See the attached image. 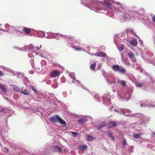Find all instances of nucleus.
Instances as JSON below:
<instances>
[{
  "mask_svg": "<svg viewBox=\"0 0 155 155\" xmlns=\"http://www.w3.org/2000/svg\"><path fill=\"white\" fill-rule=\"evenodd\" d=\"M112 69L115 71L124 73L126 72V69L118 65H114L112 66Z\"/></svg>",
  "mask_w": 155,
  "mask_h": 155,
  "instance_id": "nucleus-1",
  "label": "nucleus"
},
{
  "mask_svg": "<svg viewBox=\"0 0 155 155\" xmlns=\"http://www.w3.org/2000/svg\"><path fill=\"white\" fill-rule=\"evenodd\" d=\"M60 74V72L58 70H53L51 72L50 75L52 77H55L56 76H58Z\"/></svg>",
  "mask_w": 155,
  "mask_h": 155,
  "instance_id": "nucleus-2",
  "label": "nucleus"
},
{
  "mask_svg": "<svg viewBox=\"0 0 155 155\" xmlns=\"http://www.w3.org/2000/svg\"><path fill=\"white\" fill-rule=\"evenodd\" d=\"M117 122H109L107 123V125L109 128L113 127H116L117 126Z\"/></svg>",
  "mask_w": 155,
  "mask_h": 155,
  "instance_id": "nucleus-3",
  "label": "nucleus"
},
{
  "mask_svg": "<svg viewBox=\"0 0 155 155\" xmlns=\"http://www.w3.org/2000/svg\"><path fill=\"white\" fill-rule=\"evenodd\" d=\"M53 147L55 149V152H58L59 151L60 153H61L62 151V148L58 146H53Z\"/></svg>",
  "mask_w": 155,
  "mask_h": 155,
  "instance_id": "nucleus-4",
  "label": "nucleus"
},
{
  "mask_svg": "<svg viewBox=\"0 0 155 155\" xmlns=\"http://www.w3.org/2000/svg\"><path fill=\"white\" fill-rule=\"evenodd\" d=\"M130 43L133 46L135 47L137 45V42L135 39H134L130 41Z\"/></svg>",
  "mask_w": 155,
  "mask_h": 155,
  "instance_id": "nucleus-5",
  "label": "nucleus"
},
{
  "mask_svg": "<svg viewBox=\"0 0 155 155\" xmlns=\"http://www.w3.org/2000/svg\"><path fill=\"white\" fill-rule=\"evenodd\" d=\"M87 121V120L85 118H81L77 122L80 124H82Z\"/></svg>",
  "mask_w": 155,
  "mask_h": 155,
  "instance_id": "nucleus-6",
  "label": "nucleus"
},
{
  "mask_svg": "<svg viewBox=\"0 0 155 155\" xmlns=\"http://www.w3.org/2000/svg\"><path fill=\"white\" fill-rule=\"evenodd\" d=\"M106 124L103 122L101 124H99L97 128V130H100L101 128L103 127H105L106 126Z\"/></svg>",
  "mask_w": 155,
  "mask_h": 155,
  "instance_id": "nucleus-7",
  "label": "nucleus"
},
{
  "mask_svg": "<svg viewBox=\"0 0 155 155\" xmlns=\"http://www.w3.org/2000/svg\"><path fill=\"white\" fill-rule=\"evenodd\" d=\"M87 145H80L78 146V149H81V150H87Z\"/></svg>",
  "mask_w": 155,
  "mask_h": 155,
  "instance_id": "nucleus-8",
  "label": "nucleus"
},
{
  "mask_svg": "<svg viewBox=\"0 0 155 155\" xmlns=\"http://www.w3.org/2000/svg\"><path fill=\"white\" fill-rule=\"evenodd\" d=\"M97 56L100 57H105L106 56L105 53L104 52H100L98 53H97Z\"/></svg>",
  "mask_w": 155,
  "mask_h": 155,
  "instance_id": "nucleus-9",
  "label": "nucleus"
},
{
  "mask_svg": "<svg viewBox=\"0 0 155 155\" xmlns=\"http://www.w3.org/2000/svg\"><path fill=\"white\" fill-rule=\"evenodd\" d=\"M58 120L59 122L62 124H66V122L64 121L63 119L61 118L59 116H57Z\"/></svg>",
  "mask_w": 155,
  "mask_h": 155,
  "instance_id": "nucleus-10",
  "label": "nucleus"
},
{
  "mask_svg": "<svg viewBox=\"0 0 155 155\" xmlns=\"http://www.w3.org/2000/svg\"><path fill=\"white\" fill-rule=\"evenodd\" d=\"M23 31L25 32L26 34H29L31 32L30 29L26 27L24 28L23 29Z\"/></svg>",
  "mask_w": 155,
  "mask_h": 155,
  "instance_id": "nucleus-11",
  "label": "nucleus"
},
{
  "mask_svg": "<svg viewBox=\"0 0 155 155\" xmlns=\"http://www.w3.org/2000/svg\"><path fill=\"white\" fill-rule=\"evenodd\" d=\"M57 116H58V115H56L55 117H54L50 118V119L54 122H56L58 120Z\"/></svg>",
  "mask_w": 155,
  "mask_h": 155,
  "instance_id": "nucleus-12",
  "label": "nucleus"
},
{
  "mask_svg": "<svg viewBox=\"0 0 155 155\" xmlns=\"http://www.w3.org/2000/svg\"><path fill=\"white\" fill-rule=\"evenodd\" d=\"M0 88L3 92L6 91L7 89L5 86L2 84H0Z\"/></svg>",
  "mask_w": 155,
  "mask_h": 155,
  "instance_id": "nucleus-13",
  "label": "nucleus"
},
{
  "mask_svg": "<svg viewBox=\"0 0 155 155\" xmlns=\"http://www.w3.org/2000/svg\"><path fill=\"white\" fill-rule=\"evenodd\" d=\"M96 65V63L95 62L93 64H92L90 66V69L92 70H94L95 68Z\"/></svg>",
  "mask_w": 155,
  "mask_h": 155,
  "instance_id": "nucleus-14",
  "label": "nucleus"
},
{
  "mask_svg": "<svg viewBox=\"0 0 155 155\" xmlns=\"http://www.w3.org/2000/svg\"><path fill=\"white\" fill-rule=\"evenodd\" d=\"M133 137L135 138H139L140 137L141 134L140 133L135 134L133 135Z\"/></svg>",
  "mask_w": 155,
  "mask_h": 155,
  "instance_id": "nucleus-15",
  "label": "nucleus"
},
{
  "mask_svg": "<svg viewBox=\"0 0 155 155\" xmlns=\"http://www.w3.org/2000/svg\"><path fill=\"white\" fill-rule=\"evenodd\" d=\"M119 82L120 83L121 85L124 87H125L126 85V82L124 81L120 80L119 81Z\"/></svg>",
  "mask_w": 155,
  "mask_h": 155,
  "instance_id": "nucleus-16",
  "label": "nucleus"
},
{
  "mask_svg": "<svg viewBox=\"0 0 155 155\" xmlns=\"http://www.w3.org/2000/svg\"><path fill=\"white\" fill-rule=\"evenodd\" d=\"M86 138L87 140L88 141H92L94 139L93 137L92 136L90 135H87L86 136Z\"/></svg>",
  "mask_w": 155,
  "mask_h": 155,
  "instance_id": "nucleus-17",
  "label": "nucleus"
},
{
  "mask_svg": "<svg viewBox=\"0 0 155 155\" xmlns=\"http://www.w3.org/2000/svg\"><path fill=\"white\" fill-rule=\"evenodd\" d=\"M108 134L109 137L111 138L112 140L114 141V138L112 134L111 133L109 132H108Z\"/></svg>",
  "mask_w": 155,
  "mask_h": 155,
  "instance_id": "nucleus-18",
  "label": "nucleus"
},
{
  "mask_svg": "<svg viewBox=\"0 0 155 155\" xmlns=\"http://www.w3.org/2000/svg\"><path fill=\"white\" fill-rule=\"evenodd\" d=\"M21 93H22V94L26 95H28L29 94V92L27 90H21Z\"/></svg>",
  "mask_w": 155,
  "mask_h": 155,
  "instance_id": "nucleus-19",
  "label": "nucleus"
},
{
  "mask_svg": "<svg viewBox=\"0 0 155 155\" xmlns=\"http://www.w3.org/2000/svg\"><path fill=\"white\" fill-rule=\"evenodd\" d=\"M104 5L108 8H110L111 7V5L107 2H105L104 4Z\"/></svg>",
  "mask_w": 155,
  "mask_h": 155,
  "instance_id": "nucleus-20",
  "label": "nucleus"
},
{
  "mask_svg": "<svg viewBox=\"0 0 155 155\" xmlns=\"http://www.w3.org/2000/svg\"><path fill=\"white\" fill-rule=\"evenodd\" d=\"M128 56L130 58H132L134 57V54L131 52H130L128 53Z\"/></svg>",
  "mask_w": 155,
  "mask_h": 155,
  "instance_id": "nucleus-21",
  "label": "nucleus"
},
{
  "mask_svg": "<svg viewBox=\"0 0 155 155\" xmlns=\"http://www.w3.org/2000/svg\"><path fill=\"white\" fill-rule=\"evenodd\" d=\"M124 49V46L123 45H121L118 48V49L120 51H122Z\"/></svg>",
  "mask_w": 155,
  "mask_h": 155,
  "instance_id": "nucleus-22",
  "label": "nucleus"
},
{
  "mask_svg": "<svg viewBox=\"0 0 155 155\" xmlns=\"http://www.w3.org/2000/svg\"><path fill=\"white\" fill-rule=\"evenodd\" d=\"M13 88L14 91H18L19 90V88L16 86H13Z\"/></svg>",
  "mask_w": 155,
  "mask_h": 155,
  "instance_id": "nucleus-23",
  "label": "nucleus"
},
{
  "mask_svg": "<svg viewBox=\"0 0 155 155\" xmlns=\"http://www.w3.org/2000/svg\"><path fill=\"white\" fill-rule=\"evenodd\" d=\"M126 143H127V142H126V139L124 138L123 139V145H124L126 144Z\"/></svg>",
  "mask_w": 155,
  "mask_h": 155,
  "instance_id": "nucleus-24",
  "label": "nucleus"
},
{
  "mask_svg": "<svg viewBox=\"0 0 155 155\" xmlns=\"http://www.w3.org/2000/svg\"><path fill=\"white\" fill-rule=\"evenodd\" d=\"M31 88L34 92L36 93H38V91H37L34 88V87L33 86H32Z\"/></svg>",
  "mask_w": 155,
  "mask_h": 155,
  "instance_id": "nucleus-25",
  "label": "nucleus"
},
{
  "mask_svg": "<svg viewBox=\"0 0 155 155\" xmlns=\"http://www.w3.org/2000/svg\"><path fill=\"white\" fill-rule=\"evenodd\" d=\"M152 21L155 23V15H154L152 18Z\"/></svg>",
  "mask_w": 155,
  "mask_h": 155,
  "instance_id": "nucleus-26",
  "label": "nucleus"
},
{
  "mask_svg": "<svg viewBox=\"0 0 155 155\" xmlns=\"http://www.w3.org/2000/svg\"><path fill=\"white\" fill-rule=\"evenodd\" d=\"M74 49L76 51H81V49L79 48H77L74 47Z\"/></svg>",
  "mask_w": 155,
  "mask_h": 155,
  "instance_id": "nucleus-27",
  "label": "nucleus"
},
{
  "mask_svg": "<svg viewBox=\"0 0 155 155\" xmlns=\"http://www.w3.org/2000/svg\"><path fill=\"white\" fill-rule=\"evenodd\" d=\"M41 45H40L39 47L37 46L36 47V48L37 50H39L40 49V48H41Z\"/></svg>",
  "mask_w": 155,
  "mask_h": 155,
  "instance_id": "nucleus-28",
  "label": "nucleus"
},
{
  "mask_svg": "<svg viewBox=\"0 0 155 155\" xmlns=\"http://www.w3.org/2000/svg\"><path fill=\"white\" fill-rule=\"evenodd\" d=\"M72 134L73 135H74V137H75L76 136H75L74 135V134H75L76 135H77L78 134V133H76V132H72Z\"/></svg>",
  "mask_w": 155,
  "mask_h": 155,
  "instance_id": "nucleus-29",
  "label": "nucleus"
},
{
  "mask_svg": "<svg viewBox=\"0 0 155 155\" xmlns=\"http://www.w3.org/2000/svg\"><path fill=\"white\" fill-rule=\"evenodd\" d=\"M3 75V73L2 72V71H0V76H2Z\"/></svg>",
  "mask_w": 155,
  "mask_h": 155,
  "instance_id": "nucleus-30",
  "label": "nucleus"
},
{
  "mask_svg": "<svg viewBox=\"0 0 155 155\" xmlns=\"http://www.w3.org/2000/svg\"><path fill=\"white\" fill-rule=\"evenodd\" d=\"M124 16L125 18H127V15L126 14H125Z\"/></svg>",
  "mask_w": 155,
  "mask_h": 155,
  "instance_id": "nucleus-31",
  "label": "nucleus"
},
{
  "mask_svg": "<svg viewBox=\"0 0 155 155\" xmlns=\"http://www.w3.org/2000/svg\"><path fill=\"white\" fill-rule=\"evenodd\" d=\"M118 7H119V8H121L122 7V5L120 4L119 3Z\"/></svg>",
  "mask_w": 155,
  "mask_h": 155,
  "instance_id": "nucleus-32",
  "label": "nucleus"
},
{
  "mask_svg": "<svg viewBox=\"0 0 155 155\" xmlns=\"http://www.w3.org/2000/svg\"><path fill=\"white\" fill-rule=\"evenodd\" d=\"M96 9H98H98H100V8L99 7H98L96 8Z\"/></svg>",
  "mask_w": 155,
  "mask_h": 155,
  "instance_id": "nucleus-33",
  "label": "nucleus"
},
{
  "mask_svg": "<svg viewBox=\"0 0 155 155\" xmlns=\"http://www.w3.org/2000/svg\"><path fill=\"white\" fill-rule=\"evenodd\" d=\"M4 110V109H2L1 110V111H3Z\"/></svg>",
  "mask_w": 155,
  "mask_h": 155,
  "instance_id": "nucleus-34",
  "label": "nucleus"
},
{
  "mask_svg": "<svg viewBox=\"0 0 155 155\" xmlns=\"http://www.w3.org/2000/svg\"><path fill=\"white\" fill-rule=\"evenodd\" d=\"M133 62H136V59H135L134 60H133Z\"/></svg>",
  "mask_w": 155,
  "mask_h": 155,
  "instance_id": "nucleus-35",
  "label": "nucleus"
},
{
  "mask_svg": "<svg viewBox=\"0 0 155 155\" xmlns=\"http://www.w3.org/2000/svg\"><path fill=\"white\" fill-rule=\"evenodd\" d=\"M122 113L123 114L125 115V113L124 112H122Z\"/></svg>",
  "mask_w": 155,
  "mask_h": 155,
  "instance_id": "nucleus-36",
  "label": "nucleus"
},
{
  "mask_svg": "<svg viewBox=\"0 0 155 155\" xmlns=\"http://www.w3.org/2000/svg\"><path fill=\"white\" fill-rule=\"evenodd\" d=\"M138 86L139 87H140L141 86V84H139L138 85Z\"/></svg>",
  "mask_w": 155,
  "mask_h": 155,
  "instance_id": "nucleus-37",
  "label": "nucleus"
},
{
  "mask_svg": "<svg viewBox=\"0 0 155 155\" xmlns=\"http://www.w3.org/2000/svg\"><path fill=\"white\" fill-rule=\"evenodd\" d=\"M6 150H7V151H8V149H7V148H6Z\"/></svg>",
  "mask_w": 155,
  "mask_h": 155,
  "instance_id": "nucleus-38",
  "label": "nucleus"
},
{
  "mask_svg": "<svg viewBox=\"0 0 155 155\" xmlns=\"http://www.w3.org/2000/svg\"><path fill=\"white\" fill-rule=\"evenodd\" d=\"M153 134L155 135V132Z\"/></svg>",
  "mask_w": 155,
  "mask_h": 155,
  "instance_id": "nucleus-39",
  "label": "nucleus"
},
{
  "mask_svg": "<svg viewBox=\"0 0 155 155\" xmlns=\"http://www.w3.org/2000/svg\"><path fill=\"white\" fill-rule=\"evenodd\" d=\"M72 82H73V83H74V81H72Z\"/></svg>",
  "mask_w": 155,
  "mask_h": 155,
  "instance_id": "nucleus-40",
  "label": "nucleus"
},
{
  "mask_svg": "<svg viewBox=\"0 0 155 155\" xmlns=\"http://www.w3.org/2000/svg\"><path fill=\"white\" fill-rule=\"evenodd\" d=\"M11 28H13L12 27H11Z\"/></svg>",
  "mask_w": 155,
  "mask_h": 155,
  "instance_id": "nucleus-41",
  "label": "nucleus"
}]
</instances>
